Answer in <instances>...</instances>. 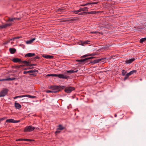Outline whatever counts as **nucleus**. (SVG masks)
<instances>
[{
	"label": "nucleus",
	"instance_id": "nucleus-1",
	"mask_svg": "<svg viewBox=\"0 0 146 146\" xmlns=\"http://www.w3.org/2000/svg\"><path fill=\"white\" fill-rule=\"evenodd\" d=\"M94 58V57H88L83 59L77 60H76V61L77 62H80L82 63L84 62V64H85L86 63H88V62H91L90 59Z\"/></svg>",
	"mask_w": 146,
	"mask_h": 146
},
{
	"label": "nucleus",
	"instance_id": "nucleus-2",
	"mask_svg": "<svg viewBox=\"0 0 146 146\" xmlns=\"http://www.w3.org/2000/svg\"><path fill=\"white\" fill-rule=\"evenodd\" d=\"M35 129V127H34L30 125L26 127L25 128L24 131L25 132L32 131Z\"/></svg>",
	"mask_w": 146,
	"mask_h": 146
},
{
	"label": "nucleus",
	"instance_id": "nucleus-3",
	"mask_svg": "<svg viewBox=\"0 0 146 146\" xmlns=\"http://www.w3.org/2000/svg\"><path fill=\"white\" fill-rule=\"evenodd\" d=\"M48 88L49 89H51L52 90L57 91L58 92L60 90V87L58 86H49Z\"/></svg>",
	"mask_w": 146,
	"mask_h": 146
},
{
	"label": "nucleus",
	"instance_id": "nucleus-4",
	"mask_svg": "<svg viewBox=\"0 0 146 146\" xmlns=\"http://www.w3.org/2000/svg\"><path fill=\"white\" fill-rule=\"evenodd\" d=\"M8 92V90L6 89H4L0 92V97H3L5 96Z\"/></svg>",
	"mask_w": 146,
	"mask_h": 146
},
{
	"label": "nucleus",
	"instance_id": "nucleus-5",
	"mask_svg": "<svg viewBox=\"0 0 146 146\" xmlns=\"http://www.w3.org/2000/svg\"><path fill=\"white\" fill-rule=\"evenodd\" d=\"M74 88L73 87H68L64 89L65 92L67 93H70L74 90Z\"/></svg>",
	"mask_w": 146,
	"mask_h": 146
},
{
	"label": "nucleus",
	"instance_id": "nucleus-6",
	"mask_svg": "<svg viewBox=\"0 0 146 146\" xmlns=\"http://www.w3.org/2000/svg\"><path fill=\"white\" fill-rule=\"evenodd\" d=\"M57 76L58 77V78H62L63 79H67L69 77L68 76L65 75L63 74H57Z\"/></svg>",
	"mask_w": 146,
	"mask_h": 146
},
{
	"label": "nucleus",
	"instance_id": "nucleus-7",
	"mask_svg": "<svg viewBox=\"0 0 146 146\" xmlns=\"http://www.w3.org/2000/svg\"><path fill=\"white\" fill-rule=\"evenodd\" d=\"M6 122L12 123H18L20 122L19 120H15L13 119H7L6 120Z\"/></svg>",
	"mask_w": 146,
	"mask_h": 146
},
{
	"label": "nucleus",
	"instance_id": "nucleus-8",
	"mask_svg": "<svg viewBox=\"0 0 146 146\" xmlns=\"http://www.w3.org/2000/svg\"><path fill=\"white\" fill-rule=\"evenodd\" d=\"M11 25L12 23H8L0 25V29L6 28L8 27L11 26Z\"/></svg>",
	"mask_w": 146,
	"mask_h": 146
},
{
	"label": "nucleus",
	"instance_id": "nucleus-9",
	"mask_svg": "<svg viewBox=\"0 0 146 146\" xmlns=\"http://www.w3.org/2000/svg\"><path fill=\"white\" fill-rule=\"evenodd\" d=\"M96 12L95 11H89V12H85L83 13H80L82 15L85 14H96Z\"/></svg>",
	"mask_w": 146,
	"mask_h": 146
},
{
	"label": "nucleus",
	"instance_id": "nucleus-10",
	"mask_svg": "<svg viewBox=\"0 0 146 146\" xmlns=\"http://www.w3.org/2000/svg\"><path fill=\"white\" fill-rule=\"evenodd\" d=\"M78 71V70L74 69V70H67L66 73L72 74L74 73L77 72Z\"/></svg>",
	"mask_w": 146,
	"mask_h": 146
},
{
	"label": "nucleus",
	"instance_id": "nucleus-11",
	"mask_svg": "<svg viewBox=\"0 0 146 146\" xmlns=\"http://www.w3.org/2000/svg\"><path fill=\"white\" fill-rule=\"evenodd\" d=\"M15 106L17 109H19L21 108V106L19 103L16 102L15 103Z\"/></svg>",
	"mask_w": 146,
	"mask_h": 146
},
{
	"label": "nucleus",
	"instance_id": "nucleus-12",
	"mask_svg": "<svg viewBox=\"0 0 146 146\" xmlns=\"http://www.w3.org/2000/svg\"><path fill=\"white\" fill-rule=\"evenodd\" d=\"M42 56L45 58L49 59H52L54 58V56H53L49 55H43Z\"/></svg>",
	"mask_w": 146,
	"mask_h": 146
},
{
	"label": "nucleus",
	"instance_id": "nucleus-13",
	"mask_svg": "<svg viewBox=\"0 0 146 146\" xmlns=\"http://www.w3.org/2000/svg\"><path fill=\"white\" fill-rule=\"evenodd\" d=\"M12 61L14 62H21V60L20 58H14L12 60Z\"/></svg>",
	"mask_w": 146,
	"mask_h": 146
},
{
	"label": "nucleus",
	"instance_id": "nucleus-14",
	"mask_svg": "<svg viewBox=\"0 0 146 146\" xmlns=\"http://www.w3.org/2000/svg\"><path fill=\"white\" fill-rule=\"evenodd\" d=\"M135 60V59L134 58H131L125 61V62L127 64H130L131 63L133 62Z\"/></svg>",
	"mask_w": 146,
	"mask_h": 146
},
{
	"label": "nucleus",
	"instance_id": "nucleus-15",
	"mask_svg": "<svg viewBox=\"0 0 146 146\" xmlns=\"http://www.w3.org/2000/svg\"><path fill=\"white\" fill-rule=\"evenodd\" d=\"M35 54L34 53H28L25 55V56L31 57L35 56Z\"/></svg>",
	"mask_w": 146,
	"mask_h": 146
},
{
	"label": "nucleus",
	"instance_id": "nucleus-16",
	"mask_svg": "<svg viewBox=\"0 0 146 146\" xmlns=\"http://www.w3.org/2000/svg\"><path fill=\"white\" fill-rule=\"evenodd\" d=\"M136 72V70H133L131 71L130 72L127 73L126 74V76H129L130 75L133 74L134 73H135Z\"/></svg>",
	"mask_w": 146,
	"mask_h": 146
},
{
	"label": "nucleus",
	"instance_id": "nucleus-17",
	"mask_svg": "<svg viewBox=\"0 0 146 146\" xmlns=\"http://www.w3.org/2000/svg\"><path fill=\"white\" fill-rule=\"evenodd\" d=\"M103 59H96L94 60V61L91 62V63H93V64L97 63H98L100 61H101Z\"/></svg>",
	"mask_w": 146,
	"mask_h": 146
},
{
	"label": "nucleus",
	"instance_id": "nucleus-18",
	"mask_svg": "<svg viewBox=\"0 0 146 146\" xmlns=\"http://www.w3.org/2000/svg\"><path fill=\"white\" fill-rule=\"evenodd\" d=\"M9 50L11 53L12 54H14L16 52V49L14 48H10Z\"/></svg>",
	"mask_w": 146,
	"mask_h": 146
},
{
	"label": "nucleus",
	"instance_id": "nucleus-19",
	"mask_svg": "<svg viewBox=\"0 0 146 146\" xmlns=\"http://www.w3.org/2000/svg\"><path fill=\"white\" fill-rule=\"evenodd\" d=\"M35 40V38H33L30 40L26 41V43L27 44H30L32 42H33Z\"/></svg>",
	"mask_w": 146,
	"mask_h": 146
},
{
	"label": "nucleus",
	"instance_id": "nucleus-20",
	"mask_svg": "<svg viewBox=\"0 0 146 146\" xmlns=\"http://www.w3.org/2000/svg\"><path fill=\"white\" fill-rule=\"evenodd\" d=\"M21 62L25 64V65L27 66H30V63L29 62L25 60L21 61Z\"/></svg>",
	"mask_w": 146,
	"mask_h": 146
},
{
	"label": "nucleus",
	"instance_id": "nucleus-21",
	"mask_svg": "<svg viewBox=\"0 0 146 146\" xmlns=\"http://www.w3.org/2000/svg\"><path fill=\"white\" fill-rule=\"evenodd\" d=\"M20 19L19 18H9L7 20V21H13L14 20H15L16 19L19 20Z\"/></svg>",
	"mask_w": 146,
	"mask_h": 146
},
{
	"label": "nucleus",
	"instance_id": "nucleus-22",
	"mask_svg": "<svg viewBox=\"0 0 146 146\" xmlns=\"http://www.w3.org/2000/svg\"><path fill=\"white\" fill-rule=\"evenodd\" d=\"M23 97H28L30 98H35L36 97V96H31L29 95H23Z\"/></svg>",
	"mask_w": 146,
	"mask_h": 146
},
{
	"label": "nucleus",
	"instance_id": "nucleus-23",
	"mask_svg": "<svg viewBox=\"0 0 146 146\" xmlns=\"http://www.w3.org/2000/svg\"><path fill=\"white\" fill-rule=\"evenodd\" d=\"M98 3V2L87 3L85 4H84V6H86L89 5L96 4Z\"/></svg>",
	"mask_w": 146,
	"mask_h": 146
},
{
	"label": "nucleus",
	"instance_id": "nucleus-24",
	"mask_svg": "<svg viewBox=\"0 0 146 146\" xmlns=\"http://www.w3.org/2000/svg\"><path fill=\"white\" fill-rule=\"evenodd\" d=\"M45 92L47 93H56L57 92V91H53V90H46Z\"/></svg>",
	"mask_w": 146,
	"mask_h": 146
},
{
	"label": "nucleus",
	"instance_id": "nucleus-25",
	"mask_svg": "<svg viewBox=\"0 0 146 146\" xmlns=\"http://www.w3.org/2000/svg\"><path fill=\"white\" fill-rule=\"evenodd\" d=\"M145 40H146V37L142 38L140 40V42L141 43H142Z\"/></svg>",
	"mask_w": 146,
	"mask_h": 146
},
{
	"label": "nucleus",
	"instance_id": "nucleus-26",
	"mask_svg": "<svg viewBox=\"0 0 146 146\" xmlns=\"http://www.w3.org/2000/svg\"><path fill=\"white\" fill-rule=\"evenodd\" d=\"M64 129V127H63L62 125H59L58 128V129L60 130H62Z\"/></svg>",
	"mask_w": 146,
	"mask_h": 146
},
{
	"label": "nucleus",
	"instance_id": "nucleus-27",
	"mask_svg": "<svg viewBox=\"0 0 146 146\" xmlns=\"http://www.w3.org/2000/svg\"><path fill=\"white\" fill-rule=\"evenodd\" d=\"M46 76H48L56 77V76H57V74H48L46 75Z\"/></svg>",
	"mask_w": 146,
	"mask_h": 146
},
{
	"label": "nucleus",
	"instance_id": "nucleus-28",
	"mask_svg": "<svg viewBox=\"0 0 146 146\" xmlns=\"http://www.w3.org/2000/svg\"><path fill=\"white\" fill-rule=\"evenodd\" d=\"M21 37V36L15 37H14L13 38H12L10 40H14L15 39H19Z\"/></svg>",
	"mask_w": 146,
	"mask_h": 146
},
{
	"label": "nucleus",
	"instance_id": "nucleus-29",
	"mask_svg": "<svg viewBox=\"0 0 146 146\" xmlns=\"http://www.w3.org/2000/svg\"><path fill=\"white\" fill-rule=\"evenodd\" d=\"M90 42V41L88 40L85 41H84L82 43V45H83L84 44H88L89 43V42Z\"/></svg>",
	"mask_w": 146,
	"mask_h": 146
},
{
	"label": "nucleus",
	"instance_id": "nucleus-30",
	"mask_svg": "<svg viewBox=\"0 0 146 146\" xmlns=\"http://www.w3.org/2000/svg\"><path fill=\"white\" fill-rule=\"evenodd\" d=\"M38 71L37 70L35 69H34L29 71V73H34L35 72H38Z\"/></svg>",
	"mask_w": 146,
	"mask_h": 146
},
{
	"label": "nucleus",
	"instance_id": "nucleus-31",
	"mask_svg": "<svg viewBox=\"0 0 146 146\" xmlns=\"http://www.w3.org/2000/svg\"><path fill=\"white\" fill-rule=\"evenodd\" d=\"M126 73V72L124 70H122V74L123 76H124Z\"/></svg>",
	"mask_w": 146,
	"mask_h": 146
},
{
	"label": "nucleus",
	"instance_id": "nucleus-32",
	"mask_svg": "<svg viewBox=\"0 0 146 146\" xmlns=\"http://www.w3.org/2000/svg\"><path fill=\"white\" fill-rule=\"evenodd\" d=\"M22 97H23V95L16 96L14 97L13 98L14 99H15L17 98H22Z\"/></svg>",
	"mask_w": 146,
	"mask_h": 146
},
{
	"label": "nucleus",
	"instance_id": "nucleus-33",
	"mask_svg": "<svg viewBox=\"0 0 146 146\" xmlns=\"http://www.w3.org/2000/svg\"><path fill=\"white\" fill-rule=\"evenodd\" d=\"M25 139H19L16 140L17 141H25Z\"/></svg>",
	"mask_w": 146,
	"mask_h": 146
},
{
	"label": "nucleus",
	"instance_id": "nucleus-34",
	"mask_svg": "<svg viewBox=\"0 0 146 146\" xmlns=\"http://www.w3.org/2000/svg\"><path fill=\"white\" fill-rule=\"evenodd\" d=\"M92 55H94V54H86V55L83 56V57H85L87 56H92Z\"/></svg>",
	"mask_w": 146,
	"mask_h": 146
},
{
	"label": "nucleus",
	"instance_id": "nucleus-35",
	"mask_svg": "<svg viewBox=\"0 0 146 146\" xmlns=\"http://www.w3.org/2000/svg\"><path fill=\"white\" fill-rule=\"evenodd\" d=\"M82 8V10H83L82 11L87 10L88 9V7H86Z\"/></svg>",
	"mask_w": 146,
	"mask_h": 146
},
{
	"label": "nucleus",
	"instance_id": "nucleus-36",
	"mask_svg": "<svg viewBox=\"0 0 146 146\" xmlns=\"http://www.w3.org/2000/svg\"><path fill=\"white\" fill-rule=\"evenodd\" d=\"M16 78H8V81H11V80H15Z\"/></svg>",
	"mask_w": 146,
	"mask_h": 146
},
{
	"label": "nucleus",
	"instance_id": "nucleus-37",
	"mask_svg": "<svg viewBox=\"0 0 146 146\" xmlns=\"http://www.w3.org/2000/svg\"><path fill=\"white\" fill-rule=\"evenodd\" d=\"M25 141H34V140L31 139H25Z\"/></svg>",
	"mask_w": 146,
	"mask_h": 146
},
{
	"label": "nucleus",
	"instance_id": "nucleus-38",
	"mask_svg": "<svg viewBox=\"0 0 146 146\" xmlns=\"http://www.w3.org/2000/svg\"><path fill=\"white\" fill-rule=\"evenodd\" d=\"M8 81V78L0 79V81Z\"/></svg>",
	"mask_w": 146,
	"mask_h": 146
},
{
	"label": "nucleus",
	"instance_id": "nucleus-39",
	"mask_svg": "<svg viewBox=\"0 0 146 146\" xmlns=\"http://www.w3.org/2000/svg\"><path fill=\"white\" fill-rule=\"evenodd\" d=\"M39 58L40 57L38 56H36L33 58L34 60H35L36 59H39Z\"/></svg>",
	"mask_w": 146,
	"mask_h": 146
},
{
	"label": "nucleus",
	"instance_id": "nucleus-40",
	"mask_svg": "<svg viewBox=\"0 0 146 146\" xmlns=\"http://www.w3.org/2000/svg\"><path fill=\"white\" fill-rule=\"evenodd\" d=\"M6 118L5 117H3L2 118H0V121H3Z\"/></svg>",
	"mask_w": 146,
	"mask_h": 146
},
{
	"label": "nucleus",
	"instance_id": "nucleus-41",
	"mask_svg": "<svg viewBox=\"0 0 146 146\" xmlns=\"http://www.w3.org/2000/svg\"><path fill=\"white\" fill-rule=\"evenodd\" d=\"M72 12L76 14L78 13V10L73 11Z\"/></svg>",
	"mask_w": 146,
	"mask_h": 146
},
{
	"label": "nucleus",
	"instance_id": "nucleus-42",
	"mask_svg": "<svg viewBox=\"0 0 146 146\" xmlns=\"http://www.w3.org/2000/svg\"><path fill=\"white\" fill-rule=\"evenodd\" d=\"M36 64H30V66H36Z\"/></svg>",
	"mask_w": 146,
	"mask_h": 146
},
{
	"label": "nucleus",
	"instance_id": "nucleus-43",
	"mask_svg": "<svg viewBox=\"0 0 146 146\" xmlns=\"http://www.w3.org/2000/svg\"><path fill=\"white\" fill-rule=\"evenodd\" d=\"M23 66L21 65H19V66H16V68H20V67H23Z\"/></svg>",
	"mask_w": 146,
	"mask_h": 146
},
{
	"label": "nucleus",
	"instance_id": "nucleus-44",
	"mask_svg": "<svg viewBox=\"0 0 146 146\" xmlns=\"http://www.w3.org/2000/svg\"><path fill=\"white\" fill-rule=\"evenodd\" d=\"M91 33L92 34L97 33H98V32L97 31H92Z\"/></svg>",
	"mask_w": 146,
	"mask_h": 146
},
{
	"label": "nucleus",
	"instance_id": "nucleus-45",
	"mask_svg": "<svg viewBox=\"0 0 146 146\" xmlns=\"http://www.w3.org/2000/svg\"><path fill=\"white\" fill-rule=\"evenodd\" d=\"M129 76H126V75L125 76L124 78V80H126L127 78Z\"/></svg>",
	"mask_w": 146,
	"mask_h": 146
},
{
	"label": "nucleus",
	"instance_id": "nucleus-46",
	"mask_svg": "<svg viewBox=\"0 0 146 146\" xmlns=\"http://www.w3.org/2000/svg\"><path fill=\"white\" fill-rule=\"evenodd\" d=\"M82 8H80L79 10H78V12L82 11L83 10H82Z\"/></svg>",
	"mask_w": 146,
	"mask_h": 146
},
{
	"label": "nucleus",
	"instance_id": "nucleus-47",
	"mask_svg": "<svg viewBox=\"0 0 146 146\" xmlns=\"http://www.w3.org/2000/svg\"><path fill=\"white\" fill-rule=\"evenodd\" d=\"M29 73V71H24L23 72V74H26L27 73Z\"/></svg>",
	"mask_w": 146,
	"mask_h": 146
},
{
	"label": "nucleus",
	"instance_id": "nucleus-48",
	"mask_svg": "<svg viewBox=\"0 0 146 146\" xmlns=\"http://www.w3.org/2000/svg\"><path fill=\"white\" fill-rule=\"evenodd\" d=\"M9 42H10V40H9V41H6V42H5L4 43V44H7Z\"/></svg>",
	"mask_w": 146,
	"mask_h": 146
},
{
	"label": "nucleus",
	"instance_id": "nucleus-49",
	"mask_svg": "<svg viewBox=\"0 0 146 146\" xmlns=\"http://www.w3.org/2000/svg\"><path fill=\"white\" fill-rule=\"evenodd\" d=\"M60 131H58V130H57L56 131V132H55V133H60Z\"/></svg>",
	"mask_w": 146,
	"mask_h": 146
},
{
	"label": "nucleus",
	"instance_id": "nucleus-50",
	"mask_svg": "<svg viewBox=\"0 0 146 146\" xmlns=\"http://www.w3.org/2000/svg\"><path fill=\"white\" fill-rule=\"evenodd\" d=\"M117 114H115L114 116L115 117H117Z\"/></svg>",
	"mask_w": 146,
	"mask_h": 146
},
{
	"label": "nucleus",
	"instance_id": "nucleus-51",
	"mask_svg": "<svg viewBox=\"0 0 146 146\" xmlns=\"http://www.w3.org/2000/svg\"><path fill=\"white\" fill-rule=\"evenodd\" d=\"M75 20L74 19H72L71 20L72 21H74Z\"/></svg>",
	"mask_w": 146,
	"mask_h": 146
},
{
	"label": "nucleus",
	"instance_id": "nucleus-52",
	"mask_svg": "<svg viewBox=\"0 0 146 146\" xmlns=\"http://www.w3.org/2000/svg\"><path fill=\"white\" fill-rule=\"evenodd\" d=\"M82 5V6H84V4L82 5Z\"/></svg>",
	"mask_w": 146,
	"mask_h": 146
}]
</instances>
